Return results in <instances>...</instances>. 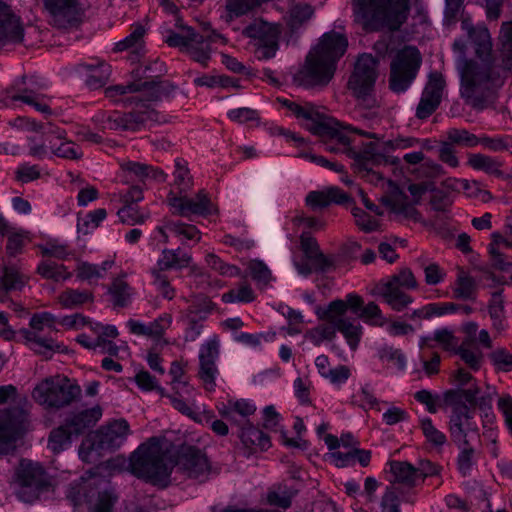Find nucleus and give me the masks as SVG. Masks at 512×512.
Segmentation results:
<instances>
[{"mask_svg":"<svg viewBox=\"0 0 512 512\" xmlns=\"http://www.w3.org/2000/svg\"><path fill=\"white\" fill-rule=\"evenodd\" d=\"M461 27L471 39L476 57L468 59L463 55L457 61L460 94L473 109L484 110L493 105L498 89L512 68V22L504 23L501 28L502 64L492 54L491 36L486 26H474L464 19Z\"/></svg>","mask_w":512,"mask_h":512,"instance_id":"f257e3e1","label":"nucleus"},{"mask_svg":"<svg viewBox=\"0 0 512 512\" xmlns=\"http://www.w3.org/2000/svg\"><path fill=\"white\" fill-rule=\"evenodd\" d=\"M170 446L167 440L156 437L141 444L130 456L131 473L161 487L168 485L173 468L184 477L200 483L207 481L212 474H216L207 455L192 446L183 447L173 464L169 454Z\"/></svg>","mask_w":512,"mask_h":512,"instance_id":"f03ea898","label":"nucleus"},{"mask_svg":"<svg viewBox=\"0 0 512 512\" xmlns=\"http://www.w3.org/2000/svg\"><path fill=\"white\" fill-rule=\"evenodd\" d=\"M345 36L331 31L325 33L317 46L307 55L304 65L294 75V81L301 86L327 85L332 79L336 62L346 51Z\"/></svg>","mask_w":512,"mask_h":512,"instance_id":"7ed1b4c3","label":"nucleus"},{"mask_svg":"<svg viewBox=\"0 0 512 512\" xmlns=\"http://www.w3.org/2000/svg\"><path fill=\"white\" fill-rule=\"evenodd\" d=\"M355 20L365 30H398L407 20L409 0H353Z\"/></svg>","mask_w":512,"mask_h":512,"instance_id":"20e7f679","label":"nucleus"},{"mask_svg":"<svg viewBox=\"0 0 512 512\" xmlns=\"http://www.w3.org/2000/svg\"><path fill=\"white\" fill-rule=\"evenodd\" d=\"M82 389L73 379L56 374L42 379L33 389V399L45 409H62L81 397Z\"/></svg>","mask_w":512,"mask_h":512,"instance_id":"39448f33","label":"nucleus"},{"mask_svg":"<svg viewBox=\"0 0 512 512\" xmlns=\"http://www.w3.org/2000/svg\"><path fill=\"white\" fill-rule=\"evenodd\" d=\"M166 43L170 47L179 48L193 61L206 67L211 59V46L216 43L226 44V39L215 31L201 35L192 27L187 26L182 29L181 33L171 32L166 38Z\"/></svg>","mask_w":512,"mask_h":512,"instance_id":"423d86ee","label":"nucleus"},{"mask_svg":"<svg viewBox=\"0 0 512 512\" xmlns=\"http://www.w3.org/2000/svg\"><path fill=\"white\" fill-rule=\"evenodd\" d=\"M55 317L48 312L34 314L29 322V329H21L20 334L25 344L38 354L51 355L53 352H64L66 347L57 343L51 333L55 331Z\"/></svg>","mask_w":512,"mask_h":512,"instance_id":"0eeeda50","label":"nucleus"},{"mask_svg":"<svg viewBox=\"0 0 512 512\" xmlns=\"http://www.w3.org/2000/svg\"><path fill=\"white\" fill-rule=\"evenodd\" d=\"M421 54L416 47L405 46L391 62L389 85L392 91L404 92L415 79L421 65Z\"/></svg>","mask_w":512,"mask_h":512,"instance_id":"6e6552de","label":"nucleus"},{"mask_svg":"<svg viewBox=\"0 0 512 512\" xmlns=\"http://www.w3.org/2000/svg\"><path fill=\"white\" fill-rule=\"evenodd\" d=\"M106 485L104 479H94L89 477L83 483L77 487H72L68 497L74 503V505H80L82 502H86L89 509L92 512H113L114 506L118 500L117 495L109 489L103 488L97 492L90 490L89 493L81 494V491H85L88 487Z\"/></svg>","mask_w":512,"mask_h":512,"instance_id":"1a4fd4ad","label":"nucleus"},{"mask_svg":"<svg viewBox=\"0 0 512 512\" xmlns=\"http://www.w3.org/2000/svg\"><path fill=\"white\" fill-rule=\"evenodd\" d=\"M376 68L377 60L372 55L363 54L358 58L348 82V87L353 95L367 106L374 104L370 95L377 78Z\"/></svg>","mask_w":512,"mask_h":512,"instance_id":"9d476101","label":"nucleus"},{"mask_svg":"<svg viewBox=\"0 0 512 512\" xmlns=\"http://www.w3.org/2000/svg\"><path fill=\"white\" fill-rule=\"evenodd\" d=\"M166 204L173 215L186 218H190L192 215L207 216L214 211L210 196L204 189L199 190L192 197L188 193L175 194L168 192Z\"/></svg>","mask_w":512,"mask_h":512,"instance_id":"9b49d317","label":"nucleus"},{"mask_svg":"<svg viewBox=\"0 0 512 512\" xmlns=\"http://www.w3.org/2000/svg\"><path fill=\"white\" fill-rule=\"evenodd\" d=\"M15 483L18 486V497L25 502H32L38 498L47 481L45 472L39 464L22 460L16 471Z\"/></svg>","mask_w":512,"mask_h":512,"instance_id":"f8f14e48","label":"nucleus"},{"mask_svg":"<svg viewBox=\"0 0 512 512\" xmlns=\"http://www.w3.org/2000/svg\"><path fill=\"white\" fill-rule=\"evenodd\" d=\"M243 34L259 41L255 51L258 59H270L275 56L280 34L276 25L256 20L243 30Z\"/></svg>","mask_w":512,"mask_h":512,"instance_id":"ddd939ff","label":"nucleus"},{"mask_svg":"<svg viewBox=\"0 0 512 512\" xmlns=\"http://www.w3.org/2000/svg\"><path fill=\"white\" fill-rule=\"evenodd\" d=\"M293 115L304 121V126L314 135H324L330 129L329 122L332 118L312 103L300 105L288 99H278Z\"/></svg>","mask_w":512,"mask_h":512,"instance_id":"4468645a","label":"nucleus"},{"mask_svg":"<svg viewBox=\"0 0 512 512\" xmlns=\"http://www.w3.org/2000/svg\"><path fill=\"white\" fill-rule=\"evenodd\" d=\"M144 110H136L129 113L113 111L101 115V123L104 129L137 131L147 121L154 120L155 111L143 105Z\"/></svg>","mask_w":512,"mask_h":512,"instance_id":"2eb2a0df","label":"nucleus"},{"mask_svg":"<svg viewBox=\"0 0 512 512\" xmlns=\"http://www.w3.org/2000/svg\"><path fill=\"white\" fill-rule=\"evenodd\" d=\"M28 420L26 412L19 407L0 411V445L8 450L10 444L23 436L27 430Z\"/></svg>","mask_w":512,"mask_h":512,"instance_id":"dca6fc26","label":"nucleus"},{"mask_svg":"<svg viewBox=\"0 0 512 512\" xmlns=\"http://www.w3.org/2000/svg\"><path fill=\"white\" fill-rule=\"evenodd\" d=\"M330 129L322 135L328 137L325 142V149L335 153H348L351 151L352 139L349 133L359 134L366 138L376 139V134L362 129L354 128L351 125H345L335 119L329 122Z\"/></svg>","mask_w":512,"mask_h":512,"instance_id":"f3484780","label":"nucleus"},{"mask_svg":"<svg viewBox=\"0 0 512 512\" xmlns=\"http://www.w3.org/2000/svg\"><path fill=\"white\" fill-rule=\"evenodd\" d=\"M171 324V314L163 313L148 323L129 319L126 326L131 334L152 339L154 341L153 346L165 347L170 344V341L165 338V332L170 328Z\"/></svg>","mask_w":512,"mask_h":512,"instance_id":"a211bd4d","label":"nucleus"},{"mask_svg":"<svg viewBox=\"0 0 512 512\" xmlns=\"http://www.w3.org/2000/svg\"><path fill=\"white\" fill-rule=\"evenodd\" d=\"M219 353V342L217 339H210L200 347L198 377L202 381L205 390L209 392L214 391L216 388V378L219 374L216 361Z\"/></svg>","mask_w":512,"mask_h":512,"instance_id":"6ab92c4d","label":"nucleus"},{"mask_svg":"<svg viewBox=\"0 0 512 512\" xmlns=\"http://www.w3.org/2000/svg\"><path fill=\"white\" fill-rule=\"evenodd\" d=\"M50 23L58 28H67L81 21L80 0H44Z\"/></svg>","mask_w":512,"mask_h":512,"instance_id":"aec40b11","label":"nucleus"},{"mask_svg":"<svg viewBox=\"0 0 512 512\" xmlns=\"http://www.w3.org/2000/svg\"><path fill=\"white\" fill-rule=\"evenodd\" d=\"M452 409L449 420V431L455 444H465L471 433L477 431V426L471 421L473 412L468 404L449 405Z\"/></svg>","mask_w":512,"mask_h":512,"instance_id":"412c9836","label":"nucleus"},{"mask_svg":"<svg viewBox=\"0 0 512 512\" xmlns=\"http://www.w3.org/2000/svg\"><path fill=\"white\" fill-rule=\"evenodd\" d=\"M445 86V79L441 73L432 72L429 75V80L416 109L417 118L426 119L434 113L441 103Z\"/></svg>","mask_w":512,"mask_h":512,"instance_id":"4be33fe9","label":"nucleus"},{"mask_svg":"<svg viewBox=\"0 0 512 512\" xmlns=\"http://www.w3.org/2000/svg\"><path fill=\"white\" fill-rule=\"evenodd\" d=\"M128 93H138L136 97L129 98L128 101L131 103L136 101H155L160 98L161 90L159 85L154 82H131L128 84H119L110 86L105 89V95L107 98L117 101V97Z\"/></svg>","mask_w":512,"mask_h":512,"instance_id":"5701e85b","label":"nucleus"},{"mask_svg":"<svg viewBox=\"0 0 512 512\" xmlns=\"http://www.w3.org/2000/svg\"><path fill=\"white\" fill-rule=\"evenodd\" d=\"M49 142L50 153L66 160H80L83 157L81 148L73 141L67 139V133L61 128L50 127L45 133Z\"/></svg>","mask_w":512,"mask_h":512,"instance_id":"b1692460","label":"nucleus"},{"mask_svg":"<svg viewBox=\"0 0 512 512\" xmlns=\"http://www.w3.org/2000/svg\"><path fill=\"white\" fill-rule=\"evenodd\" d=\"M130 434L129 423L125 419L110 421L102 426L96 433L99 449L119 448Z\"/></svg>","mask_w":512,"mask_h":512,"instance_id":"393cba45","label":"nucleus"},{"mask_svg":"<svg viewBox=\"0 0 512 512\" xmlns=\"http://www.w3.org/2000/svg\"><path fill=\"white\" fill-rule=\"evenodd\" d=\"M24 29L20 20L5 2L0 0V45L21 43Z\"/></svg>","mask_w":512,"mask_h":512,"instance_id":"a878e982","label":"nucleus"},{"mask_svg":"<svg viewBox=\"0 0 512 512\" xmlns=\"http://www.w3.org/2000/svg\"><path fill=\"white\" fill-rule=\"evenodd\" d=\"M370 295L381 297L394 311L401 312L412 302L413 298L405 293L403 289L397 288L392 283L379 280L369 290Z\"/></svg>","mask_w":512,"mask_h":512,"instance_id":"bb28decb","label":"nucleus"},{"mask_svg":"<svg viewBox=\"0 0 512 512\" xmlns=\"http://www.w3.org/2000/svg\"><path fill=\"white\" fill-rule=\"evenodd\" d=\"M317 315L319 319L335 325V331L343 335L348 346L352 350L357 349L363 335V327L359 322L346 316L332 315L330 317L329 314L320 313V311H317Z\"/></svg>","mask_w":512,"mask_h":512,"instance_id":"cd10ccee","label":"nucleus"},{"mask_svg":"<svg viewBox=\"0 0 512 512\" xmlns=\"http://www.w3.org/2000/svg\"><path fill=\"white\" fill-rule=\"evenodd\" d=\"M487 309L494 334L502 335L508 327L505 310V298L503 296L502 290L494 291L491 293L487 304Z\"/></svg>","mask_w":512,"mask_h":512,"instance_id":"c85d7f7f","label":"nucleus"},{"mask_svg":"<svg viewBox=\"0 0 512 512\" xmlns=\"http://www.w3.org/2000/svg\"><path fill=\"white\" fill-rule=\"evenodd\" d=\"M348 200V196L338 187H330L326 190L311 191L305 198L306 205L316 211L321 210L332 203L341 204Z\"/></svg>","mask_w":512,"mask_h":512,"instance_id":"c756f323","label":"nucleus"},{"mask_svg":"<svg viewBox=\"0 0 512 512\" xmlns=\"http://www.w3.org/2000/svg\"><path fill=\"white\" fill-rule=\"evenodd\" d=\"M120 167L121 170L126 174V177L131 181L143 182L147 178L165 181L167 177V175L162 170H158L153 166L145 163L123 161L120 163Z\"/></svg>","mask_w":512,"mask_h":512,"instance_id":"7c9ffc66","label":"nucleus"},{"mask_svg":"<svg viewBox=\"0 0 512 512\" xmlns=\"http://www.w3.org/2000/svg\"><path fill=\"white\" fill-rule=\"evenodd\" d=\"M108 294L114 307L124 308L131 304L135 291L127 282L126 274L122 273L112 279Z\"/></svg>","mask_w":512,"mask_h":512,"instance_id":"2f4dec72","label":"nucleus"},{"mask_svg":"<svg viewBox=\"0 0 512 512\" xmlns=\"http://www.w3.org/2000/svg\"><path fill=\"white\" fill-rule=\"evenodd\" d=\"M415 504V492H401L395 485L387 486L380 502L381 512H401L400 502Z\"/></svg>","mask_w":512,"mask_h":512,"instance_id":"473e14b6","label":"nucleus"},{"mask_svg":"<svg viewBox=\"0 0 512 512\" xmlns=\"http://www.w3.org/2000/svg\"><path fill=\"white\" fill-rule=\"evenodd\" d=\"M101 417L102 408L97 405L73 414L66 419V422L75 435H80L84 433L86 429L94 426Z\"/></svg>","mask_w":512,"mask_h":512,"instance_id":"72a5a7b5","label":"nucleus"},{"mask_svg":"<svg viewBox=\"0 0 512 512\" xmlns=\"http://www.w3.org/2000/svg\"><path fill=\"white\" fill-rule=\"evenodd\" d=\"M113 266V260H105L101 264L80 262L76 267V276L79 280L85 281L90 285L97 284L99 280L106 277L108 271Z\"/></svg>","mask_w":512,"mask_h":512,"instance_id":"f704fd0d","label":"nucleus"},{"mask_svg":"<svg viewBox=\"0 0 512 512\" xmlns=\"http://www.w3.org/2000/svg\"><path fill=\"white\" fill-rule=\"evenodd\" d=\"M467 165L474 170L483 171L488 175L504 178L503 161L482 153L468 154Z\"/></svg>","mask_w":512,"mask_h":512,"instance_id":"c9c22d12","label":"nucleus"},{"mask_svg":"<svg viewBox=\"0 0 512 512\" xmlns=\"http://www.w3.org/2000/svg\"><path fill=\"white\" fill-rule=\"evenodd\" d=\"M219 414L229 421H235L236 416L247 418L256 412V405L247 399L229 400L217 406Z\"/></svg>","mask_w":512,"mask_h":512,"instance_id":"e433bc0d","label":"nucleus"},{"mask_svg":"<svg viewBox=\"0 0 512 512\" xmlns=\"http://www.w3.org/2000/svg\"><path fill=\"white\" fill-rule=\"evenodd\" d=\"M364 305L363 298L357 293H348L345 299H335L331 301L327 307L320 311V313L332 315L345 316L348 309L352 312L357 313L362 309Z\"/></svg>","mask_w":512,"mask_h":512,"instance_id":"4c0bfd02","label":"nucleus"},{"mask_svg":"<svg viewBox=\"0 0 512 512\" xmlns=\"http://www.w3.org/2000/svg\"><path fill=\"white\" fill-rule=\"evenodd\" d=\"M174 167L173 183L171 184L169 192L175 194L189 193L193 188L194 182L187 162L184 159L178 158L175 160Z\"/></svg>","mask_w":512,"mask_h":512,"instance_id":"58836bf2","label":"nucleus"},{"mask_svg":"<svg viewBox=\"0 0 512 512\" xmlns=\"http://www.w3.org/2000/svg\"><path fill=\"white\" fill-rule=\"evenodd\" d=\"M380 147H384L383 143L380 144L378 141H371L363 145L362 151L354 153L356 163L360 169L369 173L372 171L374 165L380 163L383 158Z\"/></svg>","mask_w":512,"mask_h":512,"instance_id":"ea45409f","label":"nucleus"},{"mask_svg":"<svg viewBox=\"0 0 512 512\" xmlns=\"http://www.w3.org/2000/svg\"><path fill=\"white\" fill-rule=\"evenodd\" d=\"M452 292L456 299L474 300L477 294L476 280L465 270L459 269Z\"/></svg>","mask_w":512,"mask_h":512,"instance_id":"a19ab883","label":"nucleus"},{"mask_svg":"<svg viewBox=\"0 0 512 512\" xmlns=\"http://www.w3.org/2000/svg\"><path fill=\"white\" fill-rule=\"evenodd\" d=\"M240 438L242 443L251 451L267 450L270 445V438L259 428L253 425L243 427Z\"/></svg>","mask_w":512,"mask_h":512,"instance_id":"79ce46f5","label":"nucleus"},{"mask_svg":"<svg viewBox=\"0 0 512 512\" xmlns=\"http://www.w3.org/2000/svg\"><path fill=\"white\" fill-rule=\"evenodd\" d=\"M83 68L87 72L86 84L91 89L103 87L111 74L110 66L104 61H97L95 64H84Z\"/></svg>","mask_w":512,"mask_h":512,"instance_id":"37998d69","label":"nucleus"},{"mask_svg":"<svg viewBox=\"0 0 512 512\" xmlns=\"http://www.w3.org/2000/svg\"><path fill=\"white\" fill-rule=\"evenodd\" d=\"M390 471L393 474L394 482L403 484L409 488L416 485L418 472L416 467L405 461H392Z\"/></svg>","mask_w":512,"mask_h":512,"instance_id":"c03bdc74","label":"nucleus"},{"mask_svg":"<svg viewBox=\"0 0 512 512\" xmlns=\"http://www.w3.org/2000/svg\"><path fill=\"white\" fill-rule=\"evenodd\" d=\"M93 301V293L88 290L67 288L57 296V303L65 309H74Z\"/></svg>","mask_w":512,"mask_h":512,"instance_id":"a18cd8bd","label":"nucleus"},{"mask_svg":"<svg viewBox=\"0 0 512 512\" xmlns=\"http://www.w3.org/2000/svg\"><path fill=\"white\" fill-rule=\"evenodd\" d=\"M11 99L30 105L40 113L51 114V109L48 103L50 98L47 95L39 93L33 89H24L21 93L13 95Z\"/></svg>","mask_w":512,"mask_h":512,"instance_id":"49530a36","label":"nucleus"},{"mask_svg":"<svg viewBox=\"0 0 512 512\" xmlns=\"http://www.w3.org/2000/svg\"><path fill=\"white\" fill-rule=\"evenodd\" d=\"M190 261L191 256L186 253H182L180 249H165L163 250L161 257L158 260V271H163L171 268L180 269L188 266Z\"/></svg>","mask_w":512,"mask_h":512,"instance_id":"de8ad7c7","label":"nucleus"},{"mask_svg":"<svg viewBox=\"0 0 512 512\" xmlns=\"http://www.w3.org/2000/svg\"><path fill=\"white\" fill-rule=\"evenodd\" d=\"M459 453L456 460V465L459 473L463 477L471 475L472 470L476 464L475 449L471 446L470 441H466L465 444H455Z\"/></svg>","mask_w":512,"mask_h":512,"instance_id":"09e8293b","label":"nucleus"},{"mask_svg":"<svg viewBox=\"0 0 512 512\" xmlns=\"http://www.w3.org/2000/svg\"><path fill=\"white\" fill-rule=\"evenodd\" d=\"M146 33V29L141 24H134L132 26L131 33L122 41H119L115 45L116 51L131 50L134 53H138L143 48V37Z\"/></svg>","mask_w":512,"mask_h":512,"instance_id":"8fccbe9b","label":"nucleus"},{"mask_svg":"<svg viewBox=\"0 0 512 512\" xmlns=\"http://www.w3.org/2000/svg\"><path fill=\"white\" fill-rule=\"evenodd\" d=\"M262 3L261 0H226V20L230 21L233 18L243 16L259 7Z\"/></svg>","mask_w":512,"mask_h":512,"instance_id":"3c124183","label":"nucleus"},{"mask_svg":"<svg viewBox=\"0 0 512 512\" xmlns=\"http://www.w3.org/2000/svg\"><path fill=\"white\" fill-rule=\"evenodd\" d=\"M313 14L314 10L311 5L298 3L290 8L286 16V22L292 30H295L307 22Z\"/></svg>","mask_w":512,"mask_h":512,"instance_id":"603ef678","label":"nucleus"},{"mask_svg":"<svg viewBox=\"0 0 512 512\" xmlns=\"http://www.w3.org/2000/svg\"><path fill=\"white\" fill-rule=\"evenodd\" d=\"M480 388L473 385L468 389L463 390H449L444 394L445 402L448 405L466 404L464 400L471 406L475 405Z\"/></svg>","mask_w":512,"mask_h":512,"instance_id":"864d4df0","label":"nucleus"},{"mask_svg":"<svg viewBox=\"0 0 512 512\" xmlns=\"http://www.w3.org/2000/svg\"><path fill=\"white\" fill-rule=\"evenodd\" d=\"M75 435L72 429L69 428L68 423H65L58 428L51 431L49 436V447L50 449L58 453L64 450L70 443L71 437Z\"/></svg>","mask_w":512,"mask_h":512,"instance_id":"5fc2aeb1","label":"nucleus"},{"mask_svg":"<svg viewBox=\"0 0 512 512\" xmlns=\"http://www.w3.org/2000/svg\"><path fill=\"white\" fill-rule=\"evenodd\" d=\"M214 304L207 297H197L184 312L182 318H194L204 321L212 312Z\"/></svg>","mask_w":512,"mask_h":512,"instance_id":"6e6d98bb","label":"nucleus"},{"mask_svg":"<svg viewBox=\"0 0 512 512\" xmlns=\"http://www.w3.org/2000/svg\"><path fill=\"white\" fill-rule=\"evenodd\" d=\"M358 316L366 324L374 327H383L388 323V320L383 315L380 307L372 301L363 305Z\"/></svg>","mask_w":512,"mask_h":512,"instance_id":"4d7b16f0","label":"nucleus"},{"mask_svg":"<svg viewBox=\"0 0 512 512\" xmlns=\"http://www.w3.org/2000/svg\"><path fill=\"white\" fill-rule=\"evenodd\" d=\"M39 249L43 256L54 257L59 260H65L72 255L69 245L58 239L46 241L44 244L39 245Z\"/></svg>","mask_w":512,"mask_h":512,"instance_id":"13d9d810","label":"nucleus"},{"mask_svg":"<svg viewBox=\"0 0 512 512\" xmlns=\"http://www.w3.org/2000/svg\"><path fill=\"white\" fill-rule=\"evenodd\" d=\"M38 273L46 279L54 281H65L71 277V272L67 271L66 267L62 264H57L50 261H43L37 268Z\"/></svg>","mask_w":512,"mask_h":512,"instance_id":"bf43d9fd","label":"nucleus"},{"mask_svg":"<svg viewBox=\"0 0 512 512\" xmlns=\"http://www.w3.org/2000/svg\"><path fill=\"white\" fill-rule=\"evenodd\" d=\"M488 359L495 371L508 373L512 371V353L504 347H497L488 354Z\"/></svg>","mask_w":512,"mask_h":512,"instance_id":"052dcab7","label":"nucleus"},{"mask_svg":"<svg viewBox=\"0 0 512 512\" xmlns=\"http://www.w3.org/2000/svg\"><path fill=\"white\" fill-rule=\"evenodd\" d=\"M31 241L29 232L23 229L14 228L7 235L6 251L10 256H16L21 253L24 246Z\"/></svg>","mask_w":512,"mask_h":512,"instance_id":"680f3d73","label":"nucleus"},{"mask_svg":"<svg viewBox=\"0 0 512 512\" xmlns=\"http://www.w3.org/2000/svg\"><path fill=\"white\" fill-rule=\"evenodd\" d=\"M336 331L335 325L321 324L314 328L309 329L305 333V338L313 343L315 346H320L324 341H331L335 338Z\"/></svg>","mask_w":512,"mask_h":512,"instance_id":"e2e57ef3","label":"nucleus"},{"mask_svg":"<svg viewBox=\"0 0 512 512\" xmlns=\"http://www.w3.org/2000/svg\"><path fill=\"white\" fill-rule=\"evenodd\" d=\"M255 297L252 287L247 283H242L237 288L222 294V301L224 303H250L255 300Z\"/></svg>","mask_w":512,"mask_h":512,"instance_id":"0e129e2a","label":"nucleus"},{"mask_svg":"<svg viewBox=\"0 0 512 512\" xmlns=\"http://www.w3.org/2000/svg\"><path fill=\"white\" fill-rule=\"evenodd\" d=\"M295 493L285 486H278L271 489L267 493V503L271 506H277L283 509H287L291 506L292 499Z\"/></svg>","mask_w":512,"mask_h":512,"instance_id":"69168bd1","label":"nucleus"},{"mask_svg":"<svg viewBox=\"0 0 512 512\" xmlns=\"http://www.w3.org/2000/svg\"><path fill=\"white\" fill-rule=\"evenodd\" d=\"M165 227L168 231L174 233L178 237H182L187 240L200 241L201 233L198 228L192 224L184 223L181 221H168L165 223Z\"/></svg>","mask_w":512,"mask_h":512,"instance_id":"338daca9","label":"nucleus"},{"mask_svg":"<svg viewBox=\"0 0 512 512\" xmlns=\"http://www.w3.org/2000/svg\"><path fill=\"white\" fill-rule=\"evenodd\" d=\"M448 142L473 148L479 145V136L470 133L466 129L451 128L447 131Z\"/></svg>","mask_w":512,"mask_h":512,"instance_id":"774afa93","label":"nucleus"}]
</instances>
